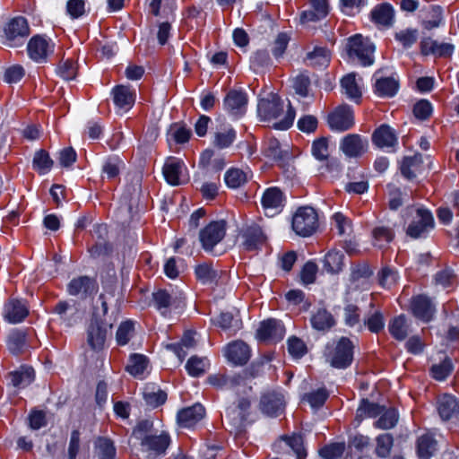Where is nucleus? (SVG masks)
I'll return each instance as SVG.
<instances>
[{
	"label": "nucleus",
	"mask_w": 459,
	"mask_h": 459,
	"mask_svg": "<svg viewBox=\"0 0 459 459\" xmlns=\"http://www.w3.org/2000/svg\"><path fill=\"white\" fill-rule=\"evenodd\" d=\"M422 157L420 154H414L412 156H406L401 163V173L408 178H414L418 173L421 171Z\"/></svg>",
	"instance_id": "nucleus-32"
},
{
	"label": "nucleus",
	"mask_w": 459,
	"mask_h": 459,
	"mask_svg": "<svg viewBox=\"0 0 459 459\" xmlns=\"http://www.w3.org/2000/svg\"><path fill=\"white\" fill-rule=\"evenodd\" d=\"M347 52L352 60H358L363 66H368L374 63L375 45L361 34H356L348 39Z\"/></svg>",
	"instance_id": "nucleus-2"
},
{
	"label": "nucleus",
	"mask_w": 459,
	"mask_h": 459,
	"mask_svg": "<svg viewBox=\"0 0 459 459\" xmlns=\"http://www.w3.org/2000/svg\"><path fill=\"white\" fill-rule=\"evenodd\" d=\"M373 79L375 80L374 92L382 98H391L394 96L398 91V81L394 77H385L381 74V71H377Z\"/></svg>",
	"instance_id": "nucleus-16"
},
{
	"label": "nucleus",
	"mask_w": 459,
	"mask_h": 459,
	"mask_svg": "<svg viewBox=\"0 0 459 459\" xmlns=\"http://www.w3.org/2000/svg\"><path fill=\"white\" fill-rule=\"evenodd\" d=\"M285 402L281 393L274 391L264 394L260 401L261 411L271 417H276L283 411Z\"/></svg>",
	"instance_id": "nucleus-13"
},
{
	"label": "nucleus",
	"mask_w": 459,
	"mask_h": 459,
	"mask_svg": "<svg viewBox=\"0 0 459 459\" xmlns=\"http://www.w3.org/2000/svg\"><path fill=\"white\" fill-rule=\"evenodd\" d=\"M411 311L415 317L423 322H429L435 314V306L425 295H419L411 300Z\"/></svg>",
	"instance_id": "nucleus-19"
},
{
	"label": "nucleus",
	"mask_w": 459,
	"mask_h": 459,
	"mask_svg": "<svg viewBox=\"0 0 459 459\" xmlns=\"http://www.w3.org/2000/svg\"><path fill=\"white\" fill-rule=\"evenodd\" d=\"M212 322L222 330L229 331L231 333H235L242 328V321L239 316L230 312L221 313Z\"/></svg>",
	"instance_id": "nucleus-31"
},
{
	"label": "nucleus",
	"mask_w": 459,
	"mask_h": 459,
	"mask_svg": "<svg viewBox=\"0 0 459 459\" xmlns=\"http://www.w3.org/2000/svg\"><path fill=\"white\" fill-rule=\"evenodd\" d=\"M143 394L146 404L152 408L163 404L167 400V394L152 384L144 387Z\"/></svg>",
	"instance_id": "nucleus-34"
},
{
	"label": "nucleus",
	"mask_w": 459,
	"mask_h": 459,
	"mask_svg": "<svg viewBox=\"0 0 459 459\" xmlns=\"http://www.w3.org/2000/svg\"><path fill=\"white\" fill-rule=\"evenodd\" d=\"M184 162L177 158L169 157L167 159L162 168V173L166 181L171 186H179L184 184L186 179L184 177Z\"/></svg>",
	"instance_id": "nucleus-12"
},
{
	"label": "nucleus",
	"mask_w": 459,
	"mask_h": 459,
	"mask_svg": "<svg viewBox=\"0 0 459 459\" xmlns=\"http://www.w3.org/2000/svg\"><path fill=\"white\" fill-rule=\"evenodd\" d=\"M205 414L204 406L195 403L193 406L182 409L178 412L177 420L181 428H191L199 422Z\"/></svg>",
	"instance_id": "nucleus-18"
},
{
	"label": "nucleus",
	"mask_w": 459,
	"mask_h": 459,
	"mask_svg": "<svg viewBox=\"0 0 459 459\" xmlns=\"http://www.w3.org/2000/svg\"><path fill=\"white\" fill-rule=\"evenodd\" d=\"M235 138V130L230 126H225L214 134L213 145L219 149L228 148Z\"/></svg>",
	"instance_id": "nucleus-43"
},
{
	"label": "nucleus",
	"mask_w": 459,
	"mask_h": 459,
	"mask_svg": "<svg viewBox=\"0 0 459 459\" xmlns=\"http://www.w3.org/2000/svg\"><path fill=\"white\" fill-rule=\"evenodd\" d=\"M247 104V95L238 91H230L224 99L226 110L234 117H239L246 112Z\"/></svg>",
	"instance_id": "nucleus-22"
},
{
	"label": "nucleus",
	"mask_w": 459,
	"mask_h": 459,
	"mask_svg": "<svg viewBox=\"0 0 459 459\" xmlns=\"http://www.w3.org/2000/svg\"><path fill=\"white\" fill-rule=\"evenodd\" d=\"M364 325L372 333H377L385 326L384 317L379 310H375L364 319Z\"/></svg>",
	"instance_id": "nucleus-57"
},
{
	"label": "nucleus",
	"mask_w": 459,
	"mask_h": 459,
	"mask_svg": "<svg viewBox=\"0 0 459 459\" xmlns=\"http://www.w3.org/2000/svg\"><path fill=\"white\" fill-rule=\"evenodd\" d=\"M207 382L216 388L232 387L239 383V377H227L225 375H211Z\"/></svg>",
	"instance_id": "nucleus-55"
},
{
	"label": "nucleus",
	"mask_w": 459,
	"mask_h": 459,
	"mask_svg": "<svg viewBox=\"0 0 459 459\" xmlns=\"http://www.w3.org/2000/svg\"><path fill=\"white\" fill-rule=\"evenodd\" d=\"M11 383L18 388H24L34 380V370L31 368H22L10 373Z\"/></svg>",
	"instance_id": "nucleus-40"
},
{
	"label": "nucleus",
	"mask_w": 459,
	"mask_h": 459,
	"mask_svg": "<svg viewBox=\"0 0 459 459\" xmlns=\"http://www.w3.org/2000/svg\"><path fill=\"white\" fill-rule=\"evenodd\" d=\"M284 196L278 187L267 188L262 196V205L267 213L273 215L281 211L283 206Z\"/></svg>",
	"instance_id": "nucleus-21"
},
{
	"label": "nucleus",
	"mask_w": 459,
	"mask_h": 459,
	"mask_svg": "<svg viewBox=\"0 0 459 459\" xmlns=\"http://www.w3.org/2000/svg\"><path fill=\"white\" fill-rule=\"evenodd\" d=\"M100 459H113L116 454L113 443L105 437L99 438L96 444Z\"/></svg>",
	"instance_id": "nucleus-59"
},
{
	"label": "nucleus",
	"mask_w": 459,
	"mask_h": 459,
	"mask_svg": "<svg viewBox=\"0 0 459 459\" xmlns=\"http://www.w3.org/2000/svg\"><path fill=\"white\" fill-rule=\"evenodd\" d=\"M443 21V10L440 6L433 5L429 12V17L422 22L426 30H432L441 25Z\"/></svg>",
	"instance_id": "nucleus-53"
},
{
	"label": "nucleus",
	"mask_w": 459,
	"mask_h": 459,
	"mask_svg": "<svg viewBox=\"0 0 459 459\" xmlns=\"http://www.w3.org/2000/svg\"><path fill=\"white\" fill-rule=\"evenodd\" d=\"M123 162L118 158H108L102 166V172L108 179H113L119 175Z\"/></svg>",
	"instance_id": "nucleus-61"
},
{
	"label": "nucleus",
	"mask_w": 459,
	"mask_h": 459,
	"mask_svg": "<svg viewBox=\"0 0 459 459\" xmlns=\"http://www.w3.org/2000/svg\"><path fill=\"white\" fill-rule=\"evenodd\" d=\"M53 311L66 326H72L80 317L77 302L74 300L59 301Z\"/></svg>",
	"instance_id": "nucleus-17"
},
{
	"label": "nucleus",
	"mask_w": 459,
	"mask_h": 459,
	"mask_svg": "<svg viewBox=\"0 0 459 459\" xmlns=\"http://www.w3.org/2000/svg\"><path fill=\"white\" fill-rule=\"evenodd\" d=\"M328 124L332 130L346 131L354 124L353 113L350 107L342 106L328 117Z\"/></svg>",
	"instance_id": "nucleus-11"
},
{
	"label": "nucleus",
	"mask_w": 459,
	"mask_h": 459,
	"mask_svg": "<svg viewBox=\"0 0 459 459\" xmlns=\"http://www.w3.org/2000/svg\"><path fill=\"white\" fill-rule=\"evenodd\" d=\"M372 235L375 239V245L379 247H383L394 238L392 229L384 226L375 228L372 231Z\"/></svg>",
	"instance_id": "nucleus-56"
},
{
	"label": "nucleus",
	"mask_w": 459,
	"mask_h": 459,
	"mask_svg": "<svg viewBox=\"0 0 459 459\" xmlns=\"http://www.w3.org/2000/svg\"><path fill=\"white\" fill-rule=\"evenodd\" d=\"M353 348L354 346L350 339L342 337L336 343L326 347V361L333 368H346L353 360Z\"/></svg>",
	"instance_id": "nucleus-1"
},
{
	"label": "nucleus",
	"mask_w": 459,
	"mask_h": 459,
	"mask_svg": "<svg viewBox=\"0 0 459 459\" xmlns=\"http://www.w3.org/2000/svg\"><path fill=\"white\" fill-rule=\"evenodd\" d=\"M310 322L313 328L318 331H327L335 325L333 316L325 308H319L314 313Z\"/></svg>",
	"instance_id": "nucleus-33"
},
{
	"label": "nucleus",
	"mask_w": 459,
	"mask_h": 459,
	"mask_svg": "<svg viewBox=\"0 0 459 459\" xmlns=\"http://www.w3.org/2000/svg\"><path fill=\"white\" fill-rule=\"evenodd\" d=\"M207 365L208 362L206 359L194 356L188 359L186 368L191 376L199 377L204 373Z\"/></svg>",
	"instance_id": "nucleus-60"
},
{
	"label": "nucleus",
	"mask_w": 459,
	"mask_h": 459,
	"mask_svg": "<svg viewBox=\"0 0 459 459\" xmlns=\"http://www.w3.org/2000/svg\"><path fill=\"white\" fill-rule=\"evenodd\" d=\"M250 348L243 341H234L225 348V357L234 365H244L250 358Z\"/></svg>",
	"instance_id": "nucleus-15"
},
{
	"label": "nucleus",
	"mask_w": 459,
	"mask_h": 459,
	"mask_svg": "<svg viewBox=\"0 0 459 459\" xmlns=\"http://www.w3.org/2000/svg\"><path fill=\"white\" fill-rule=\"evenodd\" d=\"M434 226V219L431 212L426 209L416 210V217L407 229V234L414 238L423 237Z\"/></svg>",
	"instance_id": "nucleus-7"
},
{
	"label": "nucleus",
	"mask_w": 459,
	"mask_h": 459,
	"mask_svg": "<svg viewBox=\"0 0 459 459\" xmlns=\"http://www.w3.org/2000/svg\"><path fill=\"white\" fill-rule=\"evenodd\" d=\"M30 35L27 20L23 17L12 19L4 28L5 45L11 48L22 45Z\"/></svg>",
	"instance_id": "nucleus-4"
},
{
	"label": "nucleus",
	"mask_w": 459,
	"mask_h": 459,
	"mask_svg": "<svg viewBox=\"0 0 459 459\" xmlns=\"http://www.w3.org/2000/svg\"><path fill=\"white\" fill-rule=\"evenodd\" d=\"M397 280V273L389 267H384L378 273L379 284L384 288L390 289L391 287L395 285Z\"/></svg>",
	"instance_id": "nucleus-63"
},
{
	"label": "nucleus",
	"mask_w": 459,
	"mask_h": 459,
	"mask_svg": "<svg viewBox=\"0 0 459 459\" xmlns=\"http://www.w3.org/2000/svg\"><path fill=\"white\" fill-rule=\"evenodd\" d=\"M148 367V359L144 355L133 354L129 358L126 371L134 377H142Z\"/></svg>",
	"instance_id": "nucleus-38"
},
{
	"label": "nucleus",
	"mask_w": 459,
	"mask_h": 459,
	"mask_svg": "<svg viewBox=\"0 0 459 459\" xmlns=\"http://www.w3.org/2000/svg\"><path fill=\"white\" fill-rule=\"evenodd\" d=\"M367 148V139L356 134H347L340 142V150L349 158L361 156L366 152Z\"/></svg>",
	"instance_id": "nucleus-9"
},
{
	"label": "nucleus",
	"mask_w": 459,
	"mask_h": 459,
	"mask_svg": "<svg viewBox=\"0 0 459 459\" xmlns=\"http://www.w3.org/2000/svg\"><path fill=\"white\" fill-rule=\"evenodd\" d=\"M371 20L382 27H390L394 23V11L389 4H381L377 5L371 11Z\"/></svg>",
	"instance_id": "nucleus-27"
},
{
	"label": "nucleus",
	"mask_w": 459,
	"mask_h": 459,
	"mask_svg": "<svg viewBox=\"0 0 459 459\" xmlns=\"http://www.w3.org/2000/svg\"><path fill=\"white\" fill-rule=\"evenodd\" d=\"M389 331L396 340H404L408 335L405 317L399 316L392 320L389 324Z\"/></svg>",
	"instance_id": "nucleus-50"
},
{
	"label": "nucleus",
	"mask_w": 459,
	"mask_h": 459,
	"mask_svg": "<svg viewBox=\"0 0 459 459\" xmlns=\"http://www.w3.org/2000/svg\"><path fill=\"white\" fill-rule=\"evenodd\" d=\"M226 234V222L224 221H212L199 233V239L206 252H212Z\"/></svg>",
	"instance_id": "nucleus-5"
},
{
	"label": "nucleus",
	"mask_w": 459,
	"mask_h": 459,
	"mask_svg": "<svg viewBox=\"0 0 459 459\" xmlns=\"http://www.w3.org/2000/svg\"><path fill=\"white\" fill-rule=\"evenodd\" d=\"M28 54L36 62H45L54 51V43L46 38L36 35L28 43Z\"/></svg>",
	"instance_id": "nucleus-8"
},
{
	"label": "nucleus",
	"mask_w": 459,
	"mask_h": 459,
	"mask_svg": "<svg viewBox=\"0 0 459 459\" xmlns=\"http://www.w3.org/2000/svg\"><path fill=\"white\" fill-rule=\"evenodd\" d=\"M264 153L274 160H281L288 154V151L281 150L280 142L275 138H271L266 143Z\"/></svg>",
	"instance_id": "nucleus-54"
},
{
	"label": "nucleus",
	"mask_w": 459,
	"mask_h": 459,
	"mask_svg": "<svg viewBox=\"0 0 459 459\" xmlns=\"http://www.w3.org/2000/svg\"><path fill=\"white\" fill-rule=\"evenodd\" d=\"M394 38L404 48H410L418 39V30L416 29H405L396 32Z\"/></svg>",
	"instance_id": "nucleus-62"
},
{
	"label": "nucleus",
	"mask_w": 459,
	"mask_h": 459,
	"mask_svg": "<svg viewBox=\"0 0 459 459\" xmlns=\"http://www.w3.org/2000/svg\"><path fill=\"white\" fill-rule=\"evenodd\" d=\"M394 446V437L389 433L380 434L376 437L375 454L379 458L389 456Z\"/></svg>",
	"instance_id": "nucleus-41"
},
{
	"label": "nucleus",
	"mask_w": 459,
	"mask_h": 459,
	"mask_svg": "<svg viewBox=\"0 0 459 459\" xmlns=\"http://www.w3.org/2000/svg\"><path fill=\"white\" fill-rule=\"evenodd\" d=\"M286 444L293 450L297 459H305L307 457V452L304 448L303 437L299 434H293L290 437H282Z\"/></svg>",
	"instance_id": "nucleus-52"
},
{
	"label": "nucleus",
	"mask_w": 459,
	"mask_h": 459,
	"mask_svg": "<svg viewBox=\"0 0 459 459\" xmlns=\"http://www.w3.org/2000/svg\"><path fill=\"white\" fill-rule=\"evenodd\" d=\"M421 53L423 55L433 54L437 56H450L454 52V46L449 43H442L429 38L420 42Z\"/></svg>",
	"instance_id": "nucleus-26"
},
{
	"label": "nucleus",
	"mask_w": 459,
	"mask_h": 459,
	"mask_svg": "<svg viewBox=\"0 0 459 459\" xmlns=\"http://www.w3.org/2000/svg\"><path fill=\"white\" fill-rule=\"evenodd\" d=\"M373 143L380 148L393 147L397 143L394 131L387 125H382L372 135Z\"/></svg>",
	"instance_id": "nucleus-30"
},
{
	"label": "nucleus",
	"mask_w": 459,
	"mask_h": 459,
	"mask_svg": "<svg viewBox=\"0 0 459 459\" xmlns=\"http://www.w3.org/2000/svg\"><path fill=\"white\" fill-rule=\"evenodd\" d=\"M134 333V324L130 321L122 323L117 331V342L119 345H126Z\"/></svg>",
	"instance_id": "nucleus-64"
},
{
	"label": "nucleus",
	"mask_w": 459,
	"mask_h": 459,
	"mask_svg": "<svg viewBox=\"0 0 459 459\" xmlns=\"http://www.w3.org/2000/svg\"><path fill=\"white\" fill-rule=\"evenodd\" d=\"M256 334L262 341L279 342L285 335V328L279 320L268 319L260 324Z\"/></svg>",
	"instance_id": "nucleus-14"
},
{
	"label": "nucleus",
	"mask_w": 459,
	"mask_h": 459,
	"mask_svg": "<svg viewBox=\"0 0 459 459\" xmlns=\"http://www.w3.org/2000/svg\"><path fill=\"white\" fill-rule=\"evenodd\" d=\"M195 333L193 331H186L180 343H173L168 345V348L172 350L177 356L178 357L179 360L182 361L185 357L186 356V352L183 351L182 347H186L187 349L193 348L195 345Z\"/></svg>",
	"instance_id": "nucleus-42"
},
{
	"label": "nucleus",
	"mask_w": 459,
	"mask_h": 459,
	"mask_svg": "<svg viewBox=\"0 0 459 459\" xmlns=\"http://www.w3.org/2000/svg\"><path fill=\"white\" fill-rule=\"evenodd\" d=\"M437 411L443 420H449L459 416V399L445 394L438 398Z\"/></svg>",
	"instance_id": "nucleus-23"
},
{
	"label": "nucleus",
	"mask_w": 459,
	"mask_h": 459,
	"mask_svg": "<svg viewBox=\"0 0 459 459\" xmlns=\"http://www.w3.org/2000/svg\"><path fill=\"white\" fill-rule=\"evenodd\" d=\"M54 162L45 150L38 151L33 158V167L41 174L50 170Z\"/></svg>",
	"instance_id": "nucleus-49"
},
{
	"label": "nucleus",
	"mask_w": 459,
	"mask_h": 459,
	"mask_svg": "<svg viewBox=\"0 0 459 459\" xmlns=\"http://www.w3.org/2000/svg\"><path fill=\"white\" fill-rule=\"evenodd\" d=\"M27 333L22 330H13L7 338V347L11 353L14 355L21 354L26 347Z\"/></svg>",
	"instance_id": "nucleus-35"
},
{
	"label": "nucleus",
	"mask_w": 459,
	"mask_h": 459,
	"mask_svg": "<svg viewBox=\"0 0 459 459\" xmlns=\"http://www.w3.org/2000/svg\"><path fill=\"white\" fill-rule=\"evenodd\" d=\"M67 290L71 295H84L87 297L97 291L98 284L95 280L88 276H80L70 281Z\"/></svg>",
	"instance_id": "nucleus-24"
},
{
	"label": "nucleus",
	"mask_w": 459,
	"mask_h": 459,
	"mask_svg": "<svg viewBox=\"0 0 459 459\" xmlns=\"http://www.w3.org/2000/svg\"><path fill=\"white\" fill-rule=\"evenodd\" d=\"M107 336V329L100 325V324L95 320L91 321L88 328V344L93 350H100L103 348Z\"/></svg>",
	"instance_id": "nucleus-29"
},
{
	"label": "nucleus",
	"mask_w": 459,
	"mask_h": 459,
	"mask_svg": "<svg viewBox=\"0 0 459 459\" xmlns=\"http://www.w3.org/2000/svg\"><path fill=\"white\" fill-rule=\"evenodd\" d=\"M318 227V216L310 206L299 207L292 218V229L301 237L311 236Z\"/></svg>",
	"instance_id": "nucleus-3"
},
{
	"label": "nucleus",
	"mask_w": 459,
	"mask_h": 459,
	"mask_svg": "<svg viewBox=\"0 0 459 459\" xmlns=\"http://www.w3.org/2000/svg\"><path fill=\"white\" fill-rule=\"evenodd\" d=\"M247 420V414L238 411L237 409L229 408L226 412V420L229 426L231 428V431L240 433L244 427Z\"/></svg>",
	"instance_id": "nucleus-46"
},
{
	"label": "nucleus",
	"mask_w": 459,
	"mask_h": 459,
	"mask_svg": "<svg viewBox=\"0 0 459 459\" xmlns=\"http://www.w3.org/2000/svg\"><path fill=\"white\" fill-rule=\"evenodd\" d=\"M344 255L340 251H329L323 261L324 268L330 273H338L343 268Z\"/></svg>",
	"instance_id": "nucleus-36"
},
{
	"label": "nucleus",
	"mask_w": 459,
	"mask_h": 459,
	"mask_svg": "<svg viewBox=\"0 0 459 459\" xmlns=\"http://www.w3.org/2000/svg\"><path fill=\"white\" fill-rule=\"evenodd\" d=\"M384 411V407L377 403H370L368 400H363L357 410V417H369L375 418Z\"/></svg>",
	"instance_id": "nucleus-51"
},
{
	"label": "nucleus",
	"mask_w": 459,
	"mask_h": 459,
	"mask_svg": "<svg viewBox=\"0 0 459 459\" xmlns=\"http://www.w3.org/2000/svg\"><path fill=\"white\" fill-rule=\"evenodd\" d=\"M112 92L114 103L117 108L128 110L134 104L135 94L129 86L118 85Z\"/></svg>",
	"instance_id": "nucleus-28"
},
{
	"label": "nucleus",
	"mask_w": 459,
	"mask_h": 459,
	"mask_svg": "<svg viewBox=\"0 0 459 459\" xmlns=\"http://www.w3.org/2000/svg\"><path fill=\"white\" fill-rule=\"evenodd\" d=\"M242 247L246 251H254L258 249L266 241V237L262 229L257 225L247 228L242 235Z\"/></svg>",
	"instance_id": "nucleus-20"
},
{
	"label": "nucleus",
	"mask_w": 459,
	"mask_h": 459,
	"mask_svg": "<svg viewBox=\"0 0 459 459\" xmlns=\"http://www.w3.org/2000/svg\"><path fill=\"white\" fill-rule=\"evenodd\" d=\"M28 314V307L22 300L11 299L4 306V317L11 324L22 322Z\"/></svg>",
	"instance_id": "nucleus-25"
},
{
	"label": "nucleus",
	"mask_w": 459,
	"mask_h": 459,
	"mask_svg": "<svg viewBox=\"0 0 459 459\" xmlns=\"http://www.w3.org/2000/svg\"><path fill=\"white\" fill-rule=\"evenodd\" d=\"M341 86L348 98L358 100L361 97V91L356 80V74L351 73L343 76Z\"/></svg>",
	"instance_id": "nucleus-37"
},
{
	"label": "nucleus",
	"mask_w": 459,
	"mask_h": 459,
	"mask_svg": "<svg viewBox=\"0 0 459 459\" xmlns=\"http://www.w3.org/2000/svg\"><path fill=\"white\" fill-rule=\"evenodd\" d=\"M195 274L199 281L205 284H211L217 281L219 272L209 264H199L195 268Z\"/></svg>",
	"instance_id": "nucleus-47"
},
{
	"label": "nucleus",
	"mask_w": 459,
	"mask_h": 459,
	"mask_svg": "<svg viewBox=\"0 0 459 459\" xmlns=\"http://www.w3.org/2000/svg\"><path fill=\"white\" fill-rule=\"evenodd\" d=\"M250 177L249 171L233 168L226 172L224 179L229 187L238 188L246 184Z\"/></svg>",
	"instance_id": "nucleus-39"
},
{
	"label": "nucleus",
	"mask_w": 459,
	"mask_h": 459,
	"mask_svg": "<svg viewBox=\"0 0 459 459\" xmlns=\"http://www.w3.org/2000/svg\"><path fill=\"white\" fill-rule=\"evenodd\" d=\"M257 111L262 119L270 121L280 117L283 105L277 95L270 94L267 98L260 100Z\"/></svg>",
	"instance_id": "nucleus-10"
},
{
	"label": "nucleus",
	"mask_w": 459,
	"mask_h": 459,
	"mask_svg": "<svg viewBox=\"0 0 459 459\" xmlns=\"http://www.w3.org/2000/svg\"><path fill=\"white\" fill-rule=\"evenodd\" d=\"M398 421V414L393 408L385 410L380 414V418L374 423L375 427L381 429H389L394 428Z\"/></svg>",
	"instance_id": "nucleus-48"
},
{
	"label": "nucleus",
	"mask_w": 459,
	"mask_h": 459,
	"mask_svg": "<svg viewBox=\"0 0 459 459\" xmlns=\"http://www.w3.org/2000/svg\"><path fill=\"white\" fill-rule=\"evenodd\" d=\"M153 302L155 307L160 310L162 315H166L171 305L172 298L166 290H160L153 293Z\"/></svg>",
	"instance_id": "nucleus-58"
},
{
	"label": "nucleus",
	"mask_w": 459,
	"mask_h": 459,
	"mask_svg": "<svg viewBox=\"0 0 459 459\" xmlns=\"http://www.w3.org/2000/svg\"><path fill=\"white\" fill-rule=\"evenodd\" d=\"M170 438L169 435L162 432L160 435H150L140 442L142 450L147 453L148 459H157L165 454L169 446Z\"/></svg>",
	"instance_id": "nucleus-6"
},
{
	"label": "nucleus",
	"mask_w": 459,
	"mask_h": 459,
	"mask_svg": "<svg viewBox=\"0 0 459 459\" xmlns=\"http://www.w3.org/2000/svg\"><path fill=\"white\" fill-rule=\"evenodd\" d=\"M308 65L312 66H326L330 62V51L322 47H316L307 54Z\"/></svg>",
	"instance_id": "nucleus-44"
},
{
	"label": "nucleus",
	"mask_w": 459,
	"mask_h": 459,
	"mask_svg": "<svg viewBox=\"0 0 459 459\" xmlns=\"http://www.w3.org/2000/svg\"><path fill=\"white\" fill-rule=\"evenodd\" d=\"M418 455L420 459H429L437 450V442L429 435H423L418 439Z\"/></svg>",
	"instance_id": "nucleus-45"
}]
</instances>
